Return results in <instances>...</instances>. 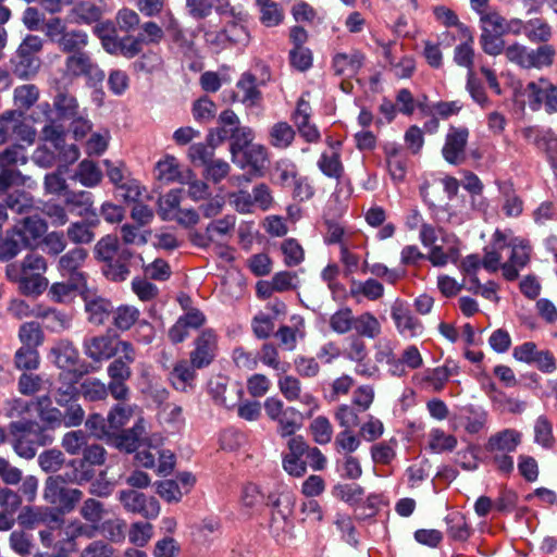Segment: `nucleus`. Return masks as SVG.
<instances>
[{
	"label": "nucleus",
	"mask_w": 557,
	"mask_h": 557,
	"mask_svg": "<svg viewBox=\"0 0 557 557\" xmlns=\"http://www.w3.org/2000/svg\"><path fill=\"white\" fill-rule=\"evenodd\" d=\"M530 247L521 239L508 238V235L496 230L490 246L485 248L482 265L488 272L503 270V275L508 281L518 277L519 271L528 263Z\"/></svg>",
	"instance_id": "f257e3e1"
},
{
	"label": "nucleus",
	"mask_w": 557,
	"mask_h": 557,
	"mask_svg": "<svg viewBox=\"0 0 557 557\" xmlns=\"http://www.w3.org/2000/svg\"><path fill=\"white\" fill-rule=\"evenodd\" d=\"M48 269L46 259L38 253L26 255L21 262H12L5 268L9 281L18 285V290L26 296L40 295L48 287L45 273Z\"/></svg>",
	"instance_id": "f03ea898"
},
{
	"label": "nucleus",
	"mask_w": 557,
	"mask_h": 557,
	"mask_svg": "<svg viewBox=\"0 0 557 557\" xmlns=\"http://www.w3.org/2000/svg\"><path fill=\"white\" fill-rule=\"evenodd\" d=\"M91 478L92 473L90 471H84L83 473L65 472L49 476L45 482L44 499L58 507L63 513L71 512L82 499L83 493L78 488H69L65 485L67 483L81 484Z\"/></svg>",
	"instance_id": "7ed1b4c3"
},
{
	"label": "nucleus",
	"mask_w": 557,
	"mask_h": 557,
	"mask_svg": "<svg viewBox=\"0 0 557 557\" xmlns=\"http://www.w3.org/2000/svg\"><path fill=\"white\" fill-rule=\"evenodd\" d=\"M522 432L507 428L492 434L485 443L491 465L500 473L509 475L515 469L513 454L522 443Z\"/></svg>",
	"instance_id": "20e7f679"
},
{
	"label": "nucleus",
	"mask_w": 557,
	"mask_h": 557,
	"mask_svg": "<svg viewBox=\"0 0 557 557\" xmlns=\"http://www.w3.org/2000/svg\"><path fill=\"white\" fill-rule=\"evenodd\" d=\"M203 38L206 44L216 52L231 47H246L250 41L246 14H236L221 30L203 29Z\"/></svg>",
	"instance_id": "39448f33"
},
{
	"label": "nucleus",
	"mask_w": 557,
	"mask_h": 557,
	"mask_svg": "<svg viewBox=\"0 0 557 557\" xmlns=\"http://www.w3.org/2000/svg\"><path fill=\"white\" fill-rule=\"evenodd\" d=\"M480 15V46L488 55H499L504 51V39L506 17L498 11L488 9L482 11Z\"/></svg>",
	"instance_id": "423d86ee"
},
{
	"label": "nucleus",
	"mask_w": 557,
	"mask_h": 557,
	"mask_svg": "<svg viewBox=\"0 0 557 557\" xmlns=\"http://www.w3.org/2000/svg\"><path fill=\"white\" fill-rule=\"evenodd\" d=\"M263 406L265 414L276 423V431L282 437L292 436L301 428L302 414L296 408L286 406L276 397L267 398Z\"/></svg>",
	"instance_id": "0eeeda50"
},
{
	"label": "nucleus",
	"mask_w": 557,
	"mask_h": 557,
	"mask_svg": "<svg viewBox=\"0 0 557 557\" xmlns=\"http://www.w3.org/2000/svg\"><path fill=\"white\" fill-rule=\"evenodd\" d=\"M140 310L133 305H120L112 309L111 323L119 331L125 332L137 325L136 332L138 341L149 344L154 338L153 326L143 320L140 321Z\"/></svg>",
	"instance_id": "6e6552de"
},
{
	"label": "nucleus",
	"mask_w": 557,
	"mask_h": 557,
	"mask_svg": "<svg viewBox=\"0 0 557 557\" xmlns=\"http://www.w3.org/2000/svg\"><path fill=\"white\" fill-rule=\"evenodd\" d=\"M85 352L95 361L107 360L115 354L124 355L127 361H135L136 354L133 345L127 341H115L110 336H95L85 341Z\"/></svg>",
	"instance_id": "1a4fd4ad"
},
{
	"label": "nucleus",
	"mask_w": 557,
	"mask_h": 557,
	"mask_svg": "<svg viewBox=\"0 0 557 557\" xmlns=\"http://www.w3.org/2000/svg\"><path fill=\"white\" fill-rule=\"evenodd\" d=\"M521 95L533 111L544 108L548 113L557 112V85L545 77L529 82Z\"/></svg>",
	"instance_id": "9d476101"
},
{
	"label": "nucleus",
	"mask_w": 557,
	"mask_h": 557,
	"mask_svg": "<svg viewBox=\"0 0 557 557\" xmlns=\"http://www.w3.org/2000/svg\"><path fill=\"white\" fill-rule=\"evenodd\" d=\"M63 77L67 79H76L85 77L92 82H102L104 72L94 61L88 51H76L67 54L63 65Z\"/></svg>",
	"instance_id": "9b49d317"
},
{
	"label": "nucleus",
	"mask_w": 557,
	"mask_h": 557,
	"mask_svg": "<svg viewBox=\"0 0 557 557\" xmlns=\"http://www.w3.org/2000/svg\"><path fill=\"white\" fill-rule=\"evenodd\" d=\"M190 362L198 369L209 367L219 352V336L212 329L202 330L194 339Z\"/></svg>",
	"instance_id": "f8f14e48"
},
{
	"label": "nucleus",
	"mask_w": 557,
	"mask_h": 557,
	"mask_svg": "<svg viewBox=\"0 0 557 557\" xmlns=\"http://www.w3.org/2000/svg\"><path fill=\"white\" fill-rule=\"evenodd\" d=\"M39 430L38 423L30 420L13 421L9 424L14 451L22 458L33 459L36 456V443L30 438Z\"/></svg>",
	"instance_id": "ddd939ff"
},
{
	"label": "nucleus",
	"mask_w": 557,
	"mask_h": 557,
	"mask_svg": "<svg viewBox=\"0 0 557 557\" xmlns=\"http://www.w3.org/2000/svg\"><path fill=\"white\" fill-rule=\"evenodd\" d=\"M342 356L356 364V374L364 377H374L379 375L380 370L377 366L371 364L368 360L367 344L361 337H348L345 347L342 350Z\"/></svg>",
	"instance_id": "4468645a"
},
{
	"label": "nucleus",
	"mask_w": 557,
	"mask_h": 557,
	"mask_svg": "<svg viewBox=\"0 0 557 557\" xmlns=\"http://www.w3.org/2000/svg\"><path fill=\"white\" fill-rule=\"evenodd\" d=\"M391 317L401 337L414 338L423 334L424 326L422 322L413 315L406 301L396 299L391 306Z\"/></svg>",
	"instance_id": "2eb2a0df"
},
{
	"label": "nucleus",
	"mask_w": 557,
	"mask_h": 557,
	"mask_svg": "<svg viewBox=\"0 0 557 557\" xmlns=\"http://www.w3.org/2000/svg\"><path fill=\"white\" fill-rule=\"evenodd\" d=\"M88 257V251L82 247H75L60 257L58 270L62 276L74 282V286L86 288V274L82 271Z\"/></svg>",
	"instance_id": "dca6fc26"
},
{
	"label": "nucleus",
	"mask_w": 557,
	"mask_h": 557,
	"mask_svg": "<svg viewBox=\"0 0 557 557\" xmlns=\"http://www.w3.org/2000/svg\"><path fill=\"white\" fill-rule=\"evenodd\" d=\"M119 499L127 511L138 513L146 519H156L161 510L156 497L134 490L121 491Z\"/></svg>",
	"instance_id": "f3484780"
},
{
	"label": "nucleus",
	"mask_w": 557,
	"mask_h": 557,
	"mask_svg": "<svg viewBox=\"0 0 557 557\" xmlns=\"http://www.w3.org/2000/svg\"><path fill=\"white\" fill-rule=\"evenodd\" d=\"M469 129L463 126H450L442 148L443 158L450 164L458 165L466 160V147Z\"/></svg>",
	"instance_id": "a211bd4d"
},
{
	"label": "nucleus",
	"mask_w": 557,
	"mask_h": 557,
	"mask_svg": "<svg viewBox=\"0 0 557 557\" xmlns=\"http://www.w3.org/2000/svg\"><path fill=\"white\" fill-rule=\"evenodd\" d=\"M277 386L282 395L288 401H298L308 409V414L311 416L319 409V401L309 392H302L301 382L294 375H280Z\"/></svg>",
	"instance_id": "6ab92c4d"
},
{
	"label": "nucleus",
	"mask_w": 557,
	"mask_h": 557,
	"mask_svg": "<svg viewBox=\"0 0 557 557\" xmlns=\"http://www.w3.org/2000/svg\"><path fill=\"white\" fill-rule=\"evenodd\" d=\"M195 173L188 168H183L178 160L171 154L164 156L156 164V177L164 183H188Z\"/></svg>",
	"instance_id": "aec40b11"
},
{
	"label": "nucleus",
	"mask_w": 557,
	"mask_h": 557,
	"mask_svg": "<svg viewBox=\"0 0 557 557\" xmlns=\"http://www.w3.org/2000/svg\"><path fill=\"white\" fill-rule=\"evenodd\" d=\"M233 161L243 170L260 176L269 163L268 149L260 144L250 145L240 151L239 158H233Z\"/></svg>",
	"instance_id": "412c9836"
},
{
	"label": "nucleus",
	"mask_w": 557,
	"mask_h": 557,
	"mask_svg": "<svg viewBox=\"0 0 557 557\" xmlns=\"http://www.w3.org/2000/svg\"><path fill=\"white\" fill-rule=\"evenodd\" d=\"M144 434L145 422L144 419L140 418L132 429L121 430L115 434L110 435L108 441L111 442L116 448L132 453L148 440L144 437Z\"/></svg>",
	"instance_id": "4be33fe9"
},
{
	"label": "nucleus",
	"mask_w": 557,
	"mask_h": 557,
	"mask_svg": "<svg viewBox=\"0 0 557 557\" xmlns=\"http://www.w3.org/2000/svg\"><path fill=\"white\" fill-rule=\"evenodd\" d=\"M79 513L88 522V524H85L81 520L75 519L70 521L66 525L77 523L86 529V533L81 534V536H86L88 539L94 537L96 532L99 530V523L103 519L104 509L102 503L94 498H88L81 507Z\"/></svg>",
	"instance_id": "5701e85b"
},
{
	"label": "nucleus",
	"mask_w": 557,
	"mask_h": 557,
	"mask_svg": "<svg viewBox=\"0 0 557 557\" xmlns=\"http://www.w3.org/2000/svg\"><path fill=\"white\" fill-rule=\"evenodd\" d=\"M13 230L15 231V236H20L21 240L28 248H32L37 245L38 240L47 232V223L38 215H32L16 223Z\"/></svg>",
	"instance_id": "b1692460"
},
{
	"label": "nucleus",
	"mask_w": 557,
	"mask_h": 557,
	"mask_svg": "<svg viewBox=\"0 0 557 557\" xmlns=\"http://www.w3.org/2000/svg\"><path fill=\"white\" fill-rule=\"evenodd\" d=\"M364 60L366 55L360 50L336 52L332 59V67L338 76L352 77L362 67Z\"/></svg>",
	"instance_id": "393cba45"
},
{
	"label": "nucleus",
	"mask_w": 557,
	"mask_h": 557,
	"mask_svg": "<svg viewBox=\"0 0 557 557\" xmlns=\"http://www.w3.org/2000/svg\"><path fill=\"white\" fill-rule=\"evenodd\" d=\"M288 511L275 506L271 512L269 530L276 542L286 544L294 537V522Z\"/></svg>",
	"instance_id": "a878e982"
},
{
	"label": "nucleus",
	"mask_w": 557,
	"mask_h": 557,
	"mask_svg": "<svg viewBox=\"0 0 557 557\" xmlns=\"http://www.w3.org/2000/svg\"><path fill=\"white\" fill-rule=\"evenodd\" d=\"M374 359L376 363L385 364L391 375L397 377L403 376L401 362L395 352L392 341L381 339L374 345Z\"/></svg>",
	"instance_id": "bb28decb"
},
{
	"label": "nucleus",
	"mask_w": 557,
	"mask_h": 557,
	"mask_svg": "<svg viewBox=\"0 0 557 557\" xmlns=\"http://www.w3.org/2000/svg\"><path fill=\"white\" fill-rule=\"evenodd\" d=\"M197 369L198 368L194 367V364L190 362V359H183L177 361L169 374V380L172 386L176 391L181 392L191 389L197 377Z\"/></svg>",
	"instance_id": "cd10ccee"
},
{
	"label": "nucleus",
	"mask_w": 557,
	"mask_h": 557,
	"mask_svg": "<svg viewBox=\"0 0 557 557\" xmlns=\"http://www.w3.org/2000/svg\"><path fill=\"white\" fill-rule=\"evenodd\" d=\"M388 173L393 181L403 182L407 174V157L399 146L388 144L384 147Z\"/></svg>",
	"instance_id": "c85d7f7f"
},
{
	"label": "nucleus",
	"mask_w": 557,
	"mask_h": 557,
	"mask_svg": "<svg viewBox=\"0 0 557 557\" xmlns=\"http://www.w3.org/2000/svg\"><path fill=\"white\" fill-rule=\"evenodd\" d=\"M64 203L71 212L79 216L96 215L94 197L90 191L66 190L64 193Z\"/></svg>",
	"instance_id": "c756f323"
},
{
	"label": "nucleus",
	"mask_w": 557,
	"mask_h": 557,
	"mask_svg": "<svg viewBox=\"0 0 557 557\" xmlns=\"http://www.w3.org/2000/svg\"><path fill=\"white\" fill-rule=\"evenodd\" d=\"M461 42L456 46L454 50V61L459 66L468 69V72L473 71L474 63V39L469 27H461L459 35Z\"/></svg>",
	"instance_id": "7c9ffc66"
},
{
	"label": "nucleus",
	"mask_w": 557,
	"mask_h": 557,
	"mask_svg": "<svg viewBox=\"0 0 557 557\" xmlns=\"http://www.w3.org/2000/svg\"><path fill=\"white\" fill-rule=\"evenodd\" d=\"M84 300L88 320L91 323L100 325L111 317L113 307L110 300L89 293L84 294Z\"/></svg>",
	"instance_id": "2f4dec72"
},
{
	"label": "nucleus",
	"mask_w": 557,
	"mask_h": 557,
	"mask_svg": "<svg viewBox=\"0 0 557 557\" xmlns=\"http://www.w3.org/2000/svg\"><path fill=\"white\" fill-rule=\"evenodd\" d=\"M218 136L220 140L225 139L228 136V131L222 127L218 131ZM230 136L233 138V143L231 145V152L233 158H239L240 151L246 147L253 145L252 140L255 138L253 131L250 127H235L230 129Z\"/></svg>",
	"instance_id": "473e14b6"
},
{
	"label": "nucleus",
	"mask_w": 557,
	"mask_h": 557,
	"mask_svg": "<svg viewBox=\"0 0 557 557\" xmlns=\"http://www.w3.org/2000/svg\"><path fill=\"white\" fill-rule=\"evenodd\" d=\"M106 461V450L100 445L87 446L83 451V458L81 460L70 461V466L73 468L72 472L83 473L84 471H90L95 474L92 467L101 466Z\"/></svg>",
	"instance_id": "72a5a7b5"
},
{
	"label": "nucleus",
	"mask_w": 557,
	"mask_h": 557,
	"mask_svg": "<svg viewBox=\"0 0 557 557\" xmlns=\"http://www.w3.org/2000/svg\"><path fill=\"white\" fill-rule=\"evenodd\" d=\"M349 293L350 296L358 301L360 300V297L375 301L383 297L384 286L374 278H368L366 281H352Z\"/></svg>",
	"instance_id": "f704fd0d"
},
{
	"label": "nucleus",
	"mask_w": 557,
	"mask_h": 557,
	"mask_svg": "<svg viewBox=\"0 0 557 557\" xmlns=\"http://www.w3.org/2000/svg\"><path fill=\"white\" fill-rule=\"evenodd\" d=\"M183 189L169 190L158 201V214L164 221H173L181 209Z\"/></svg>",
	"instance_id": "c9c22d12"
},
{
	"label": "nucleus",
	"mask_w": 557,
	"mask_h": 557,
	"mask_svg": "<svg viewBox=\"0 0 557 557\" xmlns=\"http://www.w3.org/2000/svg\"><path fill=\"white\" fill-rule=\"evenodd\" d=\"M209 391L215 403L226 408L234 407L242 395L240 389L236 387L228 388L221 379L210 381Z\"/></svg>",
	"instance_id": "e433bc0d"
},
{
	"label": "nucleus",
	"mask_w": 557,
	"mask_h": 557,
	"mask_svg": "<svg viewBox=\"0 0 557 557\" xmlns=\"http://www.w3.org/2000/svg\"><path fill=\"white\" fill-rule=\"evenodd\" d=\"M354 330L359 337L376 338L382 333V324L379 319L370 311H364L355 315Z\"/></svg>",
	"instance_id": "4c0bfd02"
},
{
	"label": "nucleus",
	"mask_w": 557,
	"mask_h": 557,
	"mask_svg": "<svg viewBox=\"0 0 557 557\" xmlns=\"http://www.w3.org/2000/svg\"><path fill=\"white\" fill-rule=\"evenodd\" d=\"M296 132L287 122L274 123L269 129V143L276 149H287L294 141Z\"/></svg>",
	"instance_id": "58836bf2"
},
{
	"label": "nucleus",
	"mask_w": 557,
	"mask_h": 557,
	"mask_svg": "<svg viewBox=\"0 0 557 557\" xmlns=\"http://www.w3.org/2000/svg\"><path fill=\"white\" fill-rule=\"evenodd\" d=\"M89 45V36L83 29H67L60 38L58 47L61 52L67 54L83 51Z\"/></svg>",
	"instance_id": "ea45409f"
},
{
	"label": "nucleus",
	"mask_w": 557,
	"mask_h": 557,
	"mask_svg": "<svg viewBox=\"0 0 557 557\" xmlns=\"http://www.w3.org/2000/svg\"><path fill=\"white\" fill-rule=\"evenodd\" d=\"M462 417L463 429L469 434H478L487 429L488 413L482 408L469 406Z\"/></svg>",
	"instance_id": "a19ab883"
},
{
	"label": "nucleus",
	"mask_w": 557,
	"mask_h": 557,
	"mask_svg": "<svg viewBox=\"0 0 557 557\" xmlns=\"http://www.w3.org/2000/svg\"><path fill=\"white\" fill-rule=\"evenodd\" d=\"M242 97L238 99L246 106L253 107L261 99V92L257 86V78L251 73H244L236 84Z\"/></svg>",
	"instance_id": "79ce46f5"
},
{
	"label": "nucleus",
	"mask_w": 557,
	"mask_h": 557,
	"mask_svg": "<svg viewBox=\"0 0 557 557\" xmlns=\"http://www.w3.org/2000/svg\"><path fill=\"white\" fill-rule=\"evenodd\" d=\"M451 372L446 366L426 369L421 374V383L432 392H441L448 382Z\"/></svg>",
	"instance_id": "37998d69"
},
{
	"label": "nucleus",
	"mask_w": 557,
	"mask_h": 557,
	"mask_svg": "<svg viewBox=\"0 0 557 557\" xmlns=\"http://www.w3.org/2000/svg\"><path fill=\"white\" fill-rule=\"evenodd\" d=\"M54 362L60 369L71 370L78 359V352L69 341H60L51 349Z\"/></svg>",
	"instance_id": "c03bdc74"
},
{
	"label": "nucleus",
	"mask_w": 557,
	"mask_h": 557,
	"mask_svg": "<svg viewBox=\"0 0 557 557\" xmlns=\"http://www.w3.org/2000/svg\"><path fill=\"white\" fill-rule=\"evenodd\" d=\"M74 178L85 187H95L102 181V171L90 160H83L75 172Z\"/></svg>",
	"instance_id": "a18cd8bd"
},
{
	"label": "nucleus",
	"mask_w": 557,
	"mask_h": 557,
	"mask_svg": "<svg viewBox=\"0 0 557 557\" xmlns=\"http://www.w3.org/2000/svg\"><path fill=\"white\" fill-rule=\"evenodd\" d=\"M317 165L319 170L330 178L338 181L344 175V165L341 160V153L337 151L323 152Z\"/></svg>",
	"instance_id": "49530a36"
},
{
	"label": "nucleus",
	"mask_w": 557,
	"mask_h": 557,
	"mask_svg": "<svg viewBox=\"0 0 557 557\" xmlns=\"http://www.w3.org/2000/svg\"><path fill=\"white\" fill-rule=\"evenodd\" d=\"M330 329L338 334H348L355 326V314L351 308L342 307L331 314L329 319Z\"/></svg>",
	"instance_id": "de8ad7c7"
},
{
	"label": "nucleus",
	"mask_w": 557,
	"mask_h": 557,
	"mask_svg": "<svg viewBox=\"0 0 557 557\" xmlns=\"http://www.w3.org/2000/svg\"><path fill=\"white\" fill-rule=\"evenodd\" d=\"M534 443L549 449L555 444L553 422L545 414H541L534 422Z\"/></svg>",
	"instance_id": "09e8293b"
},
{
	"label": "nucleus",
	"mask_w": 557,
	"mask_h": 557,
	"mask_svg": "<svg viewBox=\"0 0 557 557\" xmlns=\"http://www.w3.org/2000/svg\"><path fill=\"white\" fill-rule=\"evenodd\" d=\"M37 411L40 420L51 428L63 425V412L53 407L48 396H42L37 399Z\"/></svg>",
	"instance_id": "8fccbe9b"
},
{
	"label": "nucleus",
	"mask_w": 557,
	"mask_h": 557,
	"mask_svg": "<svg viewBox=\"0 0 557 557\" xmlns=\"http://www.w3.org/2000/svg\"><path fill=\"white\" fill-rule=\"evenodd\" d=\"M72 14L78 24H92L102 16V10L97 4L89 1H81L72 9Z\"/></svg>",
	"instance_id": "3c124183"
},
{
	"label": "nucleus",
	"mask_w": 557,
	"mask_h": 557,
	"mask_svg": "<svg viewBox=\"0 0 557 557\" xmlns=\"http://www.w3.org/2000/svg\"><path fill=\"white\" fill-rule=\"evenodd\" d=\"M133 416V408L125 405L114 406L107 418L108 421V434L109 436L121 431L126 425Z\"/></svg>",
	"instance_id": "603ef678"
},
{
	"label": "nucleus",
	"mask_w": 557,
	"mask_h": 557,
	"mask_svg": "<svg viewBox=\"0 0 557 557\" xmlns=\"http://www.w3.org/2000/svg\"><path fill=\"white\" fill-rule=\"evenodd\" d=\"M309 432L313 441L320 445L329 444L333 437L332 423L324 416H318L311 421Z\"/></svg>",
	"instance_id": "864d4df0"
},
{
	"label": "nucleus",
	"mask_w": 557,
	"mask_h": 557,
	"mask_svg": "<svg viewBox=\"0 0 557 557\" xmlns=\"http://www.w3.org/2000/svg\"><path fill=\"white\" fill-rule=\"evenodd\" d=\"M18 339L25 347L36 349L44 343L45 335L40 325L36 322H25L20 326Z\"/></svg>",
	"instance_id": "5fc2aeb1"
},
{
	"label": "nucleus",
	"mask_w": 557,
	"mask_h": 557,
	"mask_svg": "<svg viewBox=\"0 0 557 557\" xmlns=\"http://www.w3.org/2000/svg\"><path fill=\"white\" fill-rule=\"evenodd\" d=\"M457 446V438L441 429H433L429 434V447L434 453L451 451Z\"/></svg>",
	"instance_id": "6e6d98bb"
},
{
	"label": "nucleus",
	"mask_w": 557,
	"mask_h": 557,
	"mask_svg": "<svg viewBox=\"0 0 557 557\" xmlns=\"http://www.w3.org/2000/svg\"><path fill=\"white\" fill-rule=\"evenodd\" d=\"M260 22L267 27L278 26L284 20L283 9L274 1L269 0L258 5Z\"/></svg>",
	"instance_id": "4d7b16f0"
},
{
	"label": "nucleus",
	"mask_w": 557,
	"mask_h": 557,
	"mask_svg": "<svg viewBox=\"0 0 557 557\" xmlns=\"http://www.w3.org/2000/svg\"><path fill=\"white\" fill-rule=\"evenodd\" d=\"M38 98L39 89L33 84L17 86L14 89V104L20 109L28 110L37 102Z\"/></svg>",
	"instance_id": "13d9d810"
},
{
	"label": "nucleus",
	"mask_w": 557,
	"mask_h": 557,
	"mask_svg": "<svg viewBox=\"0 0 557 557\" xmlns=\"http://www.w3.org/2000/svg\"><path fill=\"white\" fill-rule=\"evenodd\" d=\"M36 318L46 322V327L51 331H60L69 326L70 320L60 311L37 306Z\"/></svg>",
	"instance_id": "bf43d9fd"
},
{
	"label": "nucleus",
	"mask_w": 557,
	"mask_h": 557,
	"mask_svg": "<svg viewBox=\"0 0 557 557\" xmlns=\"http://www.w3.org/2000/svg\"><path fill=\"white\" fill-rule=\"evenodd\" d=\"M527 37L532 42H546L552 37V27L543 18L527 21Z\"/></svg>",
	"instance_id": "052dcab7"
},
{
	"label": "nucleus",
	"mask_w": 557,
	"mask_h": 557,
	"mask_svg": "<svg viewBox=\"0 0 557 557\" xmlns=\"http://www.w3.org/2000/svg\"><path fill=\"white\" fill-rule=\"evenodd\" d=\"M259 358L264 366L272 368L280 374H284L288 370V363L282 362L280 360L278 350L271 343H265L262 345L259 352Z\"/></svg>",
	"instance_id": "680f3d73"
},
{
	"label": "nucleus",
	"mask_w": 557,
	"mask_h": 557,
	"mask_svg": "<svg viewBox=\"0 0 557 557\" xmlns=\"http://www.w3.org/2000/svg\"><path fill=\"white\" fill-rule=\"evenodd\" d=\"M15 367L20 370H36L39 367V352L35 347H20L14 355Z\"/></svg>",
	"instance_id": "e2e57ef3"
},
{
	"label": "nucleus",
	"mask_w": 557,
	"mask_h": 557,
	"mask_svg": "<svg viewBox=\"0 0 557 557\" xmlns=\"http://www.w3.org/2000/svg\"><path fill=\"white\" fill-rule=\"evenodd\" d=\"M448 535L457 541H466L470 535V530L466 519L459 512H453L446 517Z\"/></svg>",
	"instance_id": "0e129e2a"
},
{
	"label": "nucleus",
	"mask_w": 557,
	"mask_h": 557,
	"mask_svg": "<svg viewBox=\"0 0 557 557\" xmlns=\"http://www.w3.org/2000/svg\"><path fill=\"white\" fill-rule=\"evenodd\" d=\"M556 51L552 45H543L530 50L529 69H542L550 66L554 62Z\"/></svg>",
	"instance_id": "69168bd1"
},
{
	"label": "nucleus",
	"mask_w": 557,
	"mask_h": 557,
	"mask_svg": "<svg viewBox=\"0 0 557 557\" xmlns=\"http://www.w3.org/2000/svg\"><path fill=\"white\" fill-rule=\"evenodd\" d=\"M23 248H28L20 236H15V231L8 234L7 238L0 243V261H9L15 258Z\"/></svg>",
	"instance_id": "338daca9"
},
{
	"label": "nucleus",
	"mask_w": 557,
	"mask_h": 557,
	"mask_svg": "<svg viewBox=\"0 0 557 557\" xmlns=\"http://www.w3.org/2000/svg\"><path fill=\"white\" fill-rule=\"evenodd\" d=\"M397 441L381 442L371 447V457L374 463L388 465L396 457Z\"/></svg>",
	"instance_id": "774afa93"
}]
</instances>
